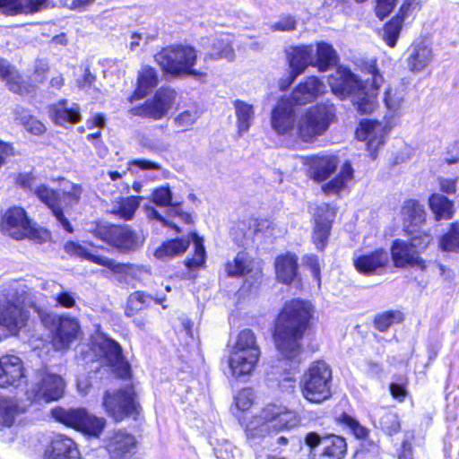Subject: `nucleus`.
<instances>
[{
  "instance_id": "nucleus-42",
  "label": "nucleus",
  "mask_w": 459,
  "mask_h": 459,
  "mask_svg": "<svg viewBox=\"0 0 459 459\" xmlns=\"http://www.w3.org/2000/svg\"><path fill=\"white\" fill-rule=\"evenodd\" d=\"M100 348L106 359L111 366H118L123 369L125 374H127L128 365L124 362L122 349L117 342L111 339H105L101 342Z\"/></svg>"
},
{
  "instance_id": "nucleus-20",
  "label": "nucleus",
  "mask_w": 459,
  "mask_h": 459,
  "mask_svg": "<svg viewBox=\"0 0 459 459\" xmlns=\"http://www.w3.org/2000/svg\"><path fill=\"white\" fill-rule=\"evenodd\" d=\"M65 390L63 378L56 374L43 373L32 389L36 400L51 402L62 397Z\"/></svg>"
},
{
  "instance_id": "nucleus-7",
  "label": "nucleus",
  "mask_w": 459,
  "mask_h": 459,
  "mask_svg": "<svg viewBox=\"0 0 459 459\" xmlns=\"http://www.w3.org/2000/svg\"><path fill=\"white\" fill-rule=\"evenodd\" d=\"M30 307L38 314L43 325L54 331L53 342L56 349H65L78 338L80 325L76 318L68 316H56L33 302L30 304Z\"/></svg>"
},
{
  "instance_id": "nucleus-12",
  "label": "nucleus",
  "mask_w": 459,
  "mask_h": 459,
  "mask_svg": "<svg viewBox=\"0 0 459 459\" xmlns=\"http://www.w3.org/2000/svg\"><path fill=\"white\" fill-rule=\"evenodd\" d=\"M102 405L107 414L117 422L126 417L139 413V404L131 385L117 390L106 391L103 395Z\"/></svg>"
},
{
  "instance_id": "nucleus-22",
  "label": "nucleus",
  "mask_w": 459,
  "mask_h": 459,
  "mask_svg": "<svg viewBox=\"0 0 459 459\" xmlns=\"http://www.w3.org/2000/svg\"><path fill=\"white\" fill-rule=\"evenodd\" d=\"M135 446V437L124 430L114 431L106 442L112 459H126L134 453Z\"/></svg>"
},
{
  "instance_id": "nucleus-27",
  "label": "nucleus",
  "mask_w": 459,
  "mask_h": 459,
  "mask_svg": "<svg viewBox=\"0 0 459 459\" xmlns=\"http://www.w3.org/2000/svg\"><path fill=\"white\" fill-rule=\"evenodd\" d=\"M388 262V253L384 249H378L358 256L354 259V266L361 273L371 274L377 273L379 270L384 269Z\"/></svg>"
},
{
  "instance_id": "nucleus-10",
  "label": "nucleus",
  "mask_w": 459,
  "mask_h": 459,
  "mask_svg": "<svg viewBox=\"0 0 459 459\" xmlns=\"http://www.w3.org/2000/svg\"><path fill=\"white\" fill-rule=\"evenodd\" d=\"M0 231L13 239L30 238L36 241L43 239L40 232L34 228L26 211L20 206H13L2 212Z\"/></svg>"
},
{
  "instance_id": "nucleus-43",
  "label": "nucleus",
  "mask_w": 459,
  "mask_h": 459,
  "mask_svg": "<svg viewBox=\"0 0 459 459\" xmlns=\"http://www.w3.org/2000/svg\"><path fill=\"white\" fill-rule=\"evenodd\" d=\"M336 166L334 157H317L312 161L310 173L315 180L324 181L334 171Z\"/></svg>"
},
{
  "instance_id": "nucleus-60",
  "label": "nucleus",
  "mask_w": 459,
  "mask_h": 459,
  "mask_svg": "<svg viewBox=\"0 0 459 459\" xmlns=\"http://www.w3.org/2000/svg\"><path fill=\"white\" fill-rule=\"evenodd\" d=\"M53 299L61 307L65 308H71L74 307L76 304L75 301V294L66 290L63 285H61V288L56 291V295L54 296Z\"/></svg>"
},
{
  "instance_id": "nucleus-23",
  "label": "nucleus",
  "mask_w": 459,
  "mask_h": 459,
  "mask_svg": "<svg viewBox=\"0 0 459 459\" xmlns=\"http://www.w3.org/2000/svg\"><path fill=\"white\" fill-rule=\"evenodd\" d=\"M271 124L279 134H284L294 129L293 104L289 99H281L272 111Z\"/></svg>"
},
{
  "instance_id": "nucleus-50",
  "label": "nucleus",
  "mask_w": 459,
  "mask_h": 459,
  "mask_svg": "<svg viewBox=\"0 0 459 459\" xmlns=\"http://www.w3.org/2000/svg\"><path fill=\"white\" fill-rule=\"evenodd\" d=\"M191 238L195 246V254L192 258L186 260V265L190 269L201 267L205 262V249L204 239L196 233H191Z\"/></svg>"
},
{
  "instance_id": "nucleus-37",
  "label": "nucleus",
  "mask_w": 459,
  "mask_h": 459,
  "mask_svg": "<svg viewBox=\"0 0 459 459\" xmlns=\"http://www.w3.org/2000/svg\"><path fill=\"white\" fill-rule=\"evenodd\" d=\"M233 106L235 108V115L237 117L238 133L239 135H242L249 130L254 120V107L253 105L240 100H236L233 102Z\"/></svg>"
},
{
  "instance_id": "nucleus-53",
  "label": "nucleus",
  "mask_w": 459,
  "mask_h": 459,
  "mask_svg": "<svg viewBox=\"0 0 459 459\" xmlns=\"http://www.w3.org/2000/svg\"><path fill=\"white\" fill-rule=\"evenodd\" d=\"M200 117V110L197 108H192L179 113L174 118V124L177 127L187 129L195 125Z\"/></svg>"
},
{
  "instance_id": "nucleus-55",
  "label": "nucleus",
  "mask_w": 459,
  "mask_h": 459,
  "mask_svg": "<svg viewBox=\"0 0 459 459\" xmlns=\"http://www.w3.org/2000/svg\"><path fill=\"white\" fill-rule=\"evenodd\" d=\"M298 22L295 17L290 14L280 16L279 20L269 25L272 31L290 32L297 29Z\"/></svg>"
},
{
  "instance_id": "nucleus-16",
  "label": "nucleus",
  "mask_w": 459,
  "mask_h": 459,
  "mask_svg": "<svg viewBox=\"0 0 459 459\" xmlns=\"http://www.w3.org/2000/svg\"><path fill=\"white\" fill-rule=\"evenodd\" d=\"M389 131L390 126L386 124L377 120H362L356 130V137L366 142L371 158L375 159V152L384 144Z\"/></svg>"
},
{
  "instance_id": "nucleus-25",
  "label": "nucleus",
  "mask_w": 459,
  "mask_h": 459,
  "mask_svg": "<svg viewBox=\"0 0 459 459\" xmlns=\"http://www.w3.org/2000/svg\"><path fill=\"white\" fill-rule=\"evenodd\" d=\"M315 49L313 45H303L291 48L289 54V62L292 69L289 84H290L295 78L301 74L308 65L314 66L315 62Z\"/></svg>"
},
{
  "instance_id": "nucleus-19",
  "label": "nucleus",
  "mask_w": 459,
  "mask_h": 459,
  "mask_svg": "<svg viewBox=\"0 0 459 459\" xmlns=\"http://www.w3.org/2000/svg\"><path fill=\"white\" fill-rule=\"evenodd\" d=\"M329 85L340 99L352 98L363 85L358 78L345 68H339L329 77Z\"/></svg>"
},
{
  "instance_id": "nucleus-38",
  "label": "nucleus",
  "mask_w": 459,
  "mask_h": 459,
  "mask_svg": "<svg viewBox=\"0 0 459 459\" xmlns=\"http://www.w3.org/2000/svg\"><path fill=\"white\" fill-rule=\"evenodd\" d=\"M210 45V49L205 53L204 60L225 58L231 61L234 59V49L228 37L214 39Z\"/></svg>"
},
{
  "instance_id": "nucleus-49",
  "label": "nucleus",
  "mask_w": 459,
  "mask_h": 459,
  "mask_svg": "<svg viewBox=\"0 0 459 459\" xmlns=\"http://www.w3.org/2000/svg\"><path fill=\"white\" fill-rule=\"evenodd\" d=\"M403 214L404 220L411 223L418 225L422 223L426 219V212L424 206L415 200H408L403 206Z\"/></svg>"
},
{
  "instance_id": "nucleus-59",
  "label": "nucleus",
  "mask_w": 459,
  "mask_h": 459,
  "mask_svg": "<svg viewBox=\"0 0 459 459\" xmlns=\"http://www.w3.org/2000/svg\"><path fill=\"white\" fill-rule=\"evenodd\" d=\"M234 400L238 410L242 411H247L253 404L254 392L250 388L242 389L238 393Z\"/></svg>"
},
{
  "instance_id": "nucleus-62",
  "label": "nucleus",
  "mask_w": 459,
  "mask_h": 459,
  "mask_svg": "<svg viewBox=\"0 0 459 459\" xmlns=\"http://www.w3.org/2000/svg\"><path fill=\"white\" fill-rule=\"evenodd\" d=\"M439 188L447 195H454L457 191L458 178H438Z\"/></svg>"
},
{
  "instance_id": "nucleus-6",
  "label": "nucleus",
  "mask_w": 459,
  "mask_h": 459,
  "mask_svg": "<svg viewBox=\"0 0 459 459\" xmlns=\"http://www.w3.org/2000/svg\"><path fill=\"white\" fill-rule=\"evenodd\" d=\"M335 117L333 104L321 103L308 108L297 120V134L304 142H310L324 134Z\"/></svg>"
},
{
  "instance_id": "nucleus-28",
  "label": "nucleus",
  "mask_w": 459,
  "mask_h": 459,
  "mask_svg": "<svg viewBox=\"0 0 459 459\" xmlns=\"http://www.w3.org/2000/svg\"><path fill=\"white\" fill-rule=\"evenodd\" d=\"M432 59V50L423 41L413 43L408 49L407 64L412 73L423 71Z\"/></svg>"
},
{
  "instance_id": "nucleus-46",
  "label": "nucleus",
  "mask_w": 459,
  "mask_h": 459,
  "mask_svg": "<svg viewBox=\"0 0 459 459\" xmlns=\"http://www.w3.org/2000/svg\"><path fill=\"white\" fill-rule=\"evenodd\" d=\"M367 86L362 85L351 98L356 109L361 114H371L377 108L376 93L367 91Z\"/></svg>"
},
{
  "instance_id": "nucleus-5",
  "label": "nucleus",
  "mask_w": 459,
  "mask_h": 459,
  "mask_svg": "<svg viewBox=\"0 0 459 459\" xmlns=\"http://www.w3.org/2000/svg\"><path fill=\"white\" fill-rule=\"evenodd\" d=\"M20 297L21 290L17 283L0 287V326L5 328L11 334H17L28 320Z\"/></svg>"
},
{
  "instance_id": "nucleus-33",
  "label": "nucleus",
  "mask_w": 459,
  "mask_h": 459,
  "mask_svg": "<svg viewBox=\"0 0 459 459\" xmlns=\"http://www.w3.org/2000/svg\"><path fill=\"white\" fill-rule=\"evenodd\" d=\"M158 82L157 71L153 67L149 65L142 67L138 73L137 88L130 97V101L133 102L134 100H139L146 96L157 86Z\"/></svg>"
},
{
  "instance_id": "nucleus-56",
  "label": "nucleus",
  "mask_w": 459,
  "mask_h": 459,
  "mask_svg": "<svg viewBox=\"0 0 459 459\" xmlns=\"http://www.w3.org/2000/svg\"><path fill=\"white\" fill-rule=\"evenodd\" d=\"M172 193L169 187H159L152 193V201L154 204L160 206H170V212L174 209V204L178 203H172Z\"/></svg>"
},
{
  "instance_id": "nucleus-36",
  "label": "nucleus",
  "mask_w": 459,
  "mask_h": 459,
  "mask_svg": "<svg viewBox=\"0 0 459 459\" xmlns=\"http://www.w3.org/2000/svg\"><path fill=\"white\" fill-rule=\"evenodd\" d=\"M0 78L4 80L10 91L15 93L23 94L28 91L21 74L3 58H0Z\"/></svg>"
},
{
  "instance_id": "nucleus-54",
  "label": "nucleus",
  "mask_w": 459,
  "mask_h": 459,
  "mask_svg": "<svg viewBox=\"0 0 459 459\" xmlns=\"http://www.w3.org/2000/svg\"><path fill=\"white\" fill-rule=\"evenodd\" d=\"M340 420L341 422L346 426L357 438L363 440L367 439L368 429L360 425L354 418L343 413L341 415Z\"/></svg>"
},
{
  "instance_id": "nucleus-51",
  "label": "nucleus",
  "mask_w": 459,
  "mask_h": 459,
  "mask_svg": "<svg viewBox=\"0 0 459 459\" xmlns=\"http://www.w3.org/2000/svg\"><path fill=\"white\" fill-rule=\"evenodd\" d=\"M403 19L399 15L394 17L384 29L383 38L388 46L394 48L400 34Z\"/></svg>"
},
{
  "instance_id": "nucleus-57",
  "label": "nucleus",
  "mask_w": 459,
  "mask_h": 459,
  "mask_svg": "<svg viewBox=\"0 0 459 459\" xmlns=\"http://www.w3.org/2000/svg\"><path fill=\"white\" fill-rule=\"evenodd\" d=\"M379 424L388 435H393L400 430L398 417L394 412H385L379 420Z\"/></svg>"
},
{
  "instance_id": "nucleus-39",
  "label": "nucleus",
  "mask_w": 459,
  "mask_h": 459,
  "mask_svg": "<svg viewBox=\"0 0 459 459\" xmlns=\"http://www.w3.org/2000/svg\"><path fill=\"white\" fill-rule=\"evenodd\" d=\"M190 244L189 239L177 238L161 244L154 252V256L160 260L170 259L186 252Z\"/></svg>"
},
{
  "instance_id": "nucleus-61",
  "label": "nucleus",
  "mask_w": 459,
  "mask_h": 459,
  "mask_svg": "<svg viewBox=\"0 0 459 459\" xmlns=\"http://www.w3.org/2000/svg\"><path fill=\"white\" fill-rule=\"evenodd\" d=\"M152 300L150 295L145 294L142 291H135L129 297V305L132 308L141 310L144 307V305Z\"/></svg>"
},
{
  "instance_id": "nucleus-9",
  "label": "nucleus",
  "mask_w": 459,
  "mask_h": 459,
  "mask_svg": "<svg viewBox=\"0 0 459 459\" xmlns=\"http://www.w3.org/2000/svg\"><path fill=\"white\" fill-rule=\"evenodd\" d=\"M431 241L432 237L429 234H420L408 240H394L391 249L394 265L396 267L416 266L420 270H425L427 264L420 257V254L428 247Z\"/></svg>"
},
{
  "instance_id": "nucleus-17",
  "label": "nucleus",
  "mask_w": 459,
  "mask_h": 459,
  "mask_svg": "<svg viewBox=\"0 0 459 459\" xmlns=\"http://www.w3.org/2000/svg\"><path fill=\"white\" fill-rule=\"evenodd\" d=\"M336 215L335 209L326 203H321L314 212V228L312 239L320 250L326 246L332 229V222Z\"/></svg>"
},
{
  "instance_id": "nucleus-18",
  "label": "nucleus",
  "mask_w": 459,
  "mask_h": 459,
  "mask_svg": "<svg viewBox=\"0 0 459 459\" xmlns=\"http://www.w3.org/2000/svg\"><path fill=\"white\" fill-rule=\"evenodd\" d=\"M65 250L71 255L80 256L94 264L105 266L114 273L127 274L133 271L132 264L117 263L114 259L103 255H95L90 253L83 246L73 241L67 242L65 245Z\"/></svg>"
},
{
  "instance_id": "nucleus-40",
  "label": "nucleus",
  "mask_w": 459,
  "mask_h": 459,
  "mask_svg": "<svg viewBox=\"0 0 459 459\" xmlns=\"http://www.w3.org/2000/svg\"><path fill=\"white\" fill-rule=\"evenodd\" d=\"M22 412L17 400L0 394V426L11 427L16 417Z\"/></svg>"
},
{
  "instance_id": "nucleus-44",
  "label": "nucleus",
  "mask_w": 459,
  "mask_h": 459,
  "mask_svg": "<svg viewBox=\"0 0 459 459\" xmlns=\"http://www.w3.org/2000/svg\"><path fill=\"white\" fill-rule=\"evenodd\" d=\"M142 197L138 196H128L121 198L113 203L110 213L118 216L124 220H131L140 205V200Z\"/></svg>"
},
{
  "instance_id": "nucleus-30",
  "label": "nucleus",
  "mask_w": 459,
  "mask_h": 459,
  "mask_svg": "<svg viewBox=\"0 0 459 459\" xmlns=\"http://www.w3.org/2000/svg\"><path fill=\"white\" fill-rule=\"evenodd\" d=\"M260 355L243 353L231 351L229 365L234 377L250 375L259 359Z\"/></svg>"
},
{
  "instance_id": "nucleus-64",
  "label": "nucleus",
  "mask_w": 459,
  "mask_h": 459,
  "mask_svg": "<svg viewBox=\"0 0 459 459\" xmlns=\"http://www.w3.org/2000/svg\"><path fill=\"white\" fill-rule=\"evenodd\" d=\"M24 126L30 133L39 135L46 131V126L42 122L33 117H30L25 122Z\"/></svg>"
},
{
  "instance_id": "nucleus-48",
  "label": "nucleus",
  "mask_w": 459,
  "mask_h": 459,
  "mask_svg": "<svg viewBox=\"0 0 459 459\" xmlns=\"http://www.w3.org/2000/svg\"><path fill=\"white\" fill-rule=\"evenodd\" d=\"M352 176L353 169L350 163L346 162L342 167L339 175L329 183L324 185L322 189L326 195L338 194L342 189L345 187L347 182L352 178Z\"/></svg>"
},
{
  "instance_id": "nucleus-29",
  "label": "nucleus",
  "mask_w": 459,
  "mask_h": 459,
  "mask_svg": "<svg viewBox=\"0 0 459 459\" xmlns=\"http://www.w3.org/2000/svg\"><path fill=\"white\" fill-rule=\"evenodd\" d=\"M49 117L58 126L75 124L80 121L81 114L78 105H68L66 100H62L49 107Z\"/></svg>"
},
{
  "instance_id": "nucleus-24",
  "label": "nucleus",
  "mask_w": 459,
  "mask_h": 459,
  "mask_svg": "<svg viewBox=\"0 0 459 459\" xmlns=\"http://www.w3.org/2000/svg\"><path fill=\"white\" fill-rule=\"evenodd\" d=\"M44 459H81V454L73 439L57 435L46 448Z\"/></svg>"
},
{
  "instance_id": "nucleus-34",
  "label": "nucleus",
  "mask_w": 459,
  "mask_h": 459,
  "mask_svg": "<svg viewBox=\"0 0 459 459\" xmlns=\"http://www.w3.org/2000/svg\"><path fill=\"white\" fill-rule=\"evenodd\" d=\"M255 261L246 252H238L233 260L225 264V271L230 277H240L254 271Z\"/></svg>"
},
{
  "instance_id": "nucleus-13",
  "label": "nucleus",
  "mask_w": 459,
  "mask_h": 459,
  "mask_svg": "<svg viewBox=\"0 0 459 459\" xmlns=\"http://www.w3.org/2000/svg\"><path fill=\"white\" fill-rule=\"evenodd\" d=\"M94 235L123 254L139 249L144 242L143 236L137 234L127 226L98 227Z\"/></svg>"
},
{
  "instance_id": "nucleus-1",
  "label": "nucleus",
  "mask_w": 459,
  "mask_h": 459,
  "mask_svg": "<svg viewBox=\"0 0 459 459\" xmlns=\"http://www.w3.org/2000/svg\"><path fill=\"white\" fill-rule=\"evenodd\" d=\"M314 308L310 302L301 299L286 301L278 314L273 340L281 356L299 362L303 352L302 340L309 328Z\"/></svg>"
},
{
  "instance_id": "nucleus-4",
  "label": "nucleus",
  "mask_w": 459,
  "mask_h": 459,
  "mask_svg": "<svg viewBox=\"0 0 459 459\" xmlns=\"http://www.w3.org/2000/svg\"><path fill=\"white\" fill-rule=\"evenodd\" d=\"M332 369L326 362H312L300 379L302 396L314 403L328 400L332 396Z\"/></svg>"
},
{
  "instance_id": "nucleus-31",
  "label": "nucleus",
  "mask_w": 459,
  "mask_h": 459,
  "mask_svg": "<svg viewBox=\"0 0 459 459\" xmlns=\"http://www.w3.org/2000/svg\"><path fill=\"white\" fill-rule=\"evenodd\" d=\"M274 266L276 277L282 283H291L298 275V258L290 253L279 255L275 259Z\"/></svg>"
},
{
  "instance_id": "nucleus-21",
  "label": "nucleus",
  "mask_w": 459,
  "mask_h": 459,
  "mask_svg": "<svg viewBox=\"0 0 459 459\" xmlns=\"http://www.w3.org/2000/svg\"><path fill=\"white\" fill-rule=\"evenodd\" d=\"M25 377L22 360L16 355L6 354L0 358V386H18Z\"/></svg>"
},
{
  "instance_id": "nucleus-11",
  "label": "nucleus",
  "mask_w": 459,
  "mask_h": 459,
  "mask_svg": "<svg viewBox=\"0 0 459 459\" xmlns=\"http://www.w3.org/2000/svg\"><path fill=\"white\" fill-rule=\"evenodd\" d=\"M52 416L56 420L94 437H99L106 426L104 418L90 414L83 408H56Z\"/></svg>"
},
{
  "instance_id": "nucleus-3",
  "label": "nucleus",
  "mask_w": 459,
  "mask_h": 459,
  "mask_svg": "<svg viewBox=\"0 0 459 459\" xmlns=\"http://www.w3.org/2000/svg\"><path fill=\"white\" fill-rule=\"evenodd\" d=\"M154 59L164 73L172 76H192L197 81H205L207 74L194 68L197 61V52L191 46L166 47L154 56Z\"/></svg>"
},
{
  "instance_id": "nucleus-8",
  "label": "nucleus",
  "mask_w": 459,
  "mask_h": 459,
  "mask_svg": "<svg viewBox=\"0 0 459 459\" xmlns=\"http://www.w3.org/2000/svg\"><path fill=\"white\" fill-rule=\"evenodd\" d=\"M81 192V188L74 184H69V187L65 188L62 195L45 185L36 186L34 189V194L38 198L51 210L63 229L70 233L74 231V229L64 214L63 209L65 206H63V204H66L67 201L70 205L76 204L80 199Z\"/></svg>"
},
{
  "instance_id": "nucleus-26",
  "label": "nucleus",
  "mask_w": 459,
  "mask_h": 459,
  "mask_svg": "<svg viewBox=\"0 0 459 459\" xmlns=\"http://www.w3.org/2000/svg\"><path fill=\"white\" fill-rule=\"evenodd\" d=\"M325 84L316 77H308L304 82L299 83L291 94L292 104L306 105L315 100L325 91Z\"/></svg>"
},
{
  "instance_id": "nucleus-32",
  "label": "nucleus",
  "mask_w": 459,
  "mask_h": 459,
  "mask_svg": "<svg viewBox=\"0 0 459 459\" xmlns=\"http://www.w3.org/2000/svg\"><path fill=\"white\" fill-rule=\"evenodd\" d=\"M47 0H0V11L7 15L34 13L39 12Z\"/></svg>"
},
{
  "instance_id": "nucleus-52",
  "label": "nucleus",
  "mask_w": 459,
  "mask_h": 459,
  "mask_svg": "<svg viewBox=\"0 0 459 459\" xmlns=\"http://www.w3.org/2000/svg\"><path fill=\"white\" fill-rule=\"evenodd\" d=\"M440 247L446 252H459V229L454 224L439 241Z\"/></svg>"
},
{
  "instance_id": "nucleus-35",
  "label": "nucleus",
  "mask_w": 459,
  "mask_h": 459,
  "mask_svg": "<svg viewBox=\"0 0 459 459\" xmlns=\"http://www.w3.org/2000/svg\"><path fill=\"white\" fill-rule=\"evenodd\" d=\"M314 49L315 67H317L320 71H326L331 66L336 65L338 55L330 44L320 41L314 46Z\"/></svg>"
},
{
  "instance_id": "nucleus-63",
  "label": "nucleus",
  "mask_w": 459,
  "mask_h": 459,
  "mask_svg": "<svg viewBox=\"0 0 459 459\" xmlns=\"http://www.w3.org/2000/svg\"><path fill=\"white\" fill-rule=\"evenodd\" d=\"M395 4L396 0H378L376 7L377 15L384 19L393 11Z\"/></svg>"
},
{
  "instance_id": "nucleus-58",
  "label": "nucleus",
  "mask_w": 459,
  "mask_h": 459,
  "mask_svg": "<svg viewBox=\"0 0 459 459\" xmlns=\"http://www.w3.org/2000/svg\"><path fill=\"white\" fill-rule=\"evenodd\" d=\"M399 313L394 311H385L377 315L374 319L375 327L381 331H386L394 321L398 320Z\"/></svg>"
},
{
  "instance_id": "nucleus-45",
  "label": "nucleus",
  "mask_w": 459,
  "mask_h": 459,
  "mask_svg": "<svg viewBox=\"0 0 459 459\" xmlns=\"http://www.w3.org/2000/svg\"><path fill=\"white\" fill-rule=\"evenodd\" d=\"M231 351L255 355L261 354L255 333L250 329H244L238 334Z\"/></svg>"
},
{
  "instance_id": "nucleus-47",
  "label": "nucleus",
  "mask_w": 459,
  "mask_h": 459,
  "mask_svg": "<svg viewBox=\"0 0 459 459\" xmlns=\"http://www.w3.org/2000/svg\"><path fill=\"white\" fill-rule=\"evenodd\" d=\"M406 91L403 85L390 87L385 94V104L387 110L393 114H399L404 104Z\"/></svg>"
},
{
  "instance_id": "nucleus-14",
  "label": "nucleus",
  "mask_w": 459,
  "mask_h": 459,
  "mask_svg": "<svg viewBox=\"0 0 459 459\" xmlns=\"http://www.w3.org/2000/svg\"><path fill=\"white\" fill-rule=\"evenodd\" d=\"M177 96V91L174 89L160 88L152 99L147 100L141 106L133 108L131 112L134 116L160 120L167 116L173 107Z\"/></svg>"
},
{
  "instance_id": "nucleus-2",
  "label": "nucleus",
  "mask_w": 459,
  "mask_h": 459,
  "mask_svg": "<svg viewBox=\"0 0 459 459\" xmlns=\"http://www.w3.org/2000/svg\"><path fill=\"white\" fill-rule=\"evenodd\" d=\"M299 415L285 406L275 403L265 405L247 423L245 432L249 439L268 436L273 431L291 429L299 426Z\"/></svg>"
},
{
  "instance_id": "nucleus-15",
  "label": "nucleus",
  "mask_w": 459,
  "mask_h": 459,
  "mask_svg": "<svg viewBox=\"0 0 459 459\" xmlns=\"http://www.w3.org/2000/svg\"><path fill=\"white\" fill-rule=\"evenodd\" d=\"M306 443L313 459H342L347 451L345 439L339 436L320 437L311 432L307 435Z\"/></svg>"
},
{
  "instance_id": "nucleus-41",
  "label": "nucleus",
  "mask_w": 459,
  "mask_h": 459,
  "mask_svg": "<svg viewBox=\"0 0 459 459\" xmlns=\"http://www.w3.org/2000/svg\"><path fill=\"white\" fill-rule=\"evenodd\" d=\"M429 204L435 214L436 220H449L454 213V204L441 194H433L429 199Z\"/></svg>"
}]
</instances>
